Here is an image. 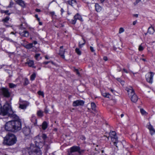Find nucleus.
I'll list each match as a JSON object with an SVG mask.
<instances>
[{
  "label": "nucleus",
  "instance_id": "f257e3e1",
  "mask_svg": "<svg viewBox=\"0 0 155 155\" xmlns=\"http://www.w3.org/2000/svg\"><path fill=\"white\" fill-rule=\"evenodd\" d=\"M0 115H8L10 117L15 119V120H13V132H16L21 129V123L18 120V117L15 114L12 110L11 106L8 103L5 104L3 108L1 107L0 108Z\"/></svg>",
  "mask_w": 155,
  "mask_h": 155
},
{
  "label": "nucleus",
  "instance_id": "f03ea898",
  "mask_svg": "<svg viewBox=\"0 0 155 155\" xmlns=\"http://www.w3.org/2000/svg\"><path fill=\"white\" fill-rule=\"evenodd\" d=\"M17 138L13 134H8L4 138L3 143L4 145L12 146L15 143Z\"/></svg>",
  "mask_w": 155,
  "mask_h": 155
},
{
  "label": "nucleus",
  "instance_id": "7ed1b4c3",
  "mask_svg": "<svg viewBox=\"0 0 155 155\" xmlns=\"http://www.w3.org/2000/svg\"><path fill=\"white\" fill-rule=\"evenodd\" d=\"M40 149L34 145H31L28 150L29 155H41L42 153Z\"/></svg>",
  "mask_w": 155,
  "mask_h": 155
},
{
  "label": "nucleus",
  "instance_id": "20e7f679",
  "mask_svg": "<svg viewBox=\"0 0 155 155\" xmlns=\"http://www.w3.org/2000/svg\"><path fill=\"white\" fill-rule=\"evenodd\" d=\"M109 137L110 138L114 145L117 147V145L118 140L116 132L114 131H111L109 133V136L108 137V139Z\"/></svg>",
  "mask_w": 155,
  "mask_h": 155
},
{
  "label": "nucleus",
  "instance_id": "39448f33",
  "mask_svg": "<svg viewBox=\"0 0 155 155\" xmlns=\"http://www.w3.org/2000/svg\"><path fill=\"white\" fill-rule=\"evenodd\" d=\"M44 142L42 140L41 138L39 135L35 137V143L36 147L39 148L42 147L44 145Z\"/></svg>",
  "mask_w": 155,
  "mask_h": 155
},
{
  "label": "nucleus",
  "instance_id": "423d86ee",
  "mask_svg": "<svg viewBox=\"0 0 155 155\" xmlns=\"http://www.w3.org/2000/svg\"><path fill=\"white\" fill-rule=\"evenodd\" d=\"M0 93L4 97H9L11 95V93L7 88H3L0 90Z\"/></svg>",
  "mask_w": 155,
  "mask_h": 155
},
{
  "label": "nucleus",
  "instance_id": "0eeeda50",
  "mask_svg": "<svg viewBox=\"0 0 155 155\" xmlns=\"http://www.w3.org/2000/svg\"><path fill=\"white\" fill-rule=\"evenodd\" d=\"M84 150H81L79 147L76 146H74L71 148L70 152L69 153V155H71V153L75 152H78L80 154L83 153Z\"/></svg>",
  "mask_w": 155,
  "mask_h": 155
},
{
  "label": "nucleus",
  "instance_id": "6e6552de",
  "mask_svg": "<svg viewBox=\"0 0 155 155\" xmlns=\"http://www.w3.org/2000/svg\"><path fill=\"white\" fill-rule=\"evenodd\" d=\"M154 75L153 72H150L146 75L147 81L150 84H152L153 81V78Z\"/></svg>",
  "mask_w": 155,
  "mask_h": 155
},
{
  "label": "nucleus",
  "instance_id": "1a4fd4ad",
  "mask_svg": "<svg viewBox=\"0 0 155 155\" xmlns=\"http://www.w3.org/2000/svg\"><path fill=\"white\" fill-rule=\"evenodd\" d=\"M13 120L8 121L6 123L5 125V129L6 130L8 131L13 132Z\"/></svg>",
  "mask_w": 155,
  "mask_h": 155
},
{
  "label": "nucleus",
  "instance_id": "9d476101",
  "mask_svg": "<svg viewBox=\"0 0 155 155\" xmlns=\"http://www.w3.org/2000/svg\"><path fill=\"white\" fill-rule=\"evenodd\" d=\"M125 90L127 91L128 95L129 97H130L132 94H134V91L133 87L131 86L126 87Z\"/></svg>",
  "mask_w": 155,
  "mask_h": 155
},
{
  "label": "nucleus",
  "instance_id": "9b49d317",
  "mask_svg": "<svg viewBox=\"0 0 155 155\" xmlns=\"http://www.w3.org/2000/svg\"><path fill=\"white\" fill-rule=\"evenodd\" d=\"M84 104V101L82 100H77L74 101L73 103V106H82Z\"/></svg>",
  "mask_w": 155,
  "mask_h": 155
},
{
  "label": "nucleus",
  "instance_id": "f8f14e48",
  "mask_svg": "<svg viewBox=\"0 0 155 155\" xmlns=\"http://www.w3.org/2000/svg\"><path fill=\"white\" fill-rule=\"evenodd\" d=\"M74 19L72 20V23L73 24H75L76 22V20L77 19H78L81 21H82V18L81 16L78 13H77L74 16Z\"/></svg>",
  "mask_w": 155,
  "mask_h": 155
},
{
  "label": "nucleus",
  "instance_id": "ddd939ff",
  "mask_svg": "<svg viewBox=\"0 0 155 155\" xmlns=\"http://www.w3.org/2000/svg\"><path fill=\"white\" fill-rule=\"evenodd\" d=\"M31 132V130L30 128L27 127H25L23 128V133L25 135L27 136L29 135Z\"/></svg>",
  "mask_w": 155,
  "mask_h": 155
},
{
  "label": "nucleus",
  "instance_id": "4468645a",
  "mask_svg": "<svg viewBox=\"0 0 155 155\" xmlns=\"http://www.w3.org/2000/svg\"><path fill=\"white\" fill-rule=\"evenodd\" d=\"M131 101L134 103L136 102L138 99V97L137 95L135 94V92L134 94H133L130 97Z\"/></svg>",
  "mask_w": 155,
  "mask_h": 155
},
{
  "label": "nucleus",
  "instance_id": "2eb2a0df",
  "mask_svg": "<svg viewBox=\"0 0 155 155\" xmlns=\"http://www.w3.org/2000/svg\"><path fill=\"white\" fill-rule=\"evenodd\" d=\"M67 3L71 5L72 6H74L77 5V2L75 0H70L67 1Z\"/></svg>",
  "mask_w": 155,
  "mask_h": 155
},
{
  "label": "nucleus",
  "instance_id": "dca6fc26",
  "mask_svg": "<svg viewBox=\"0 0 155 155\" xmlns=\"http://www.w3.org/2000/svg\"><path fill=\"white\" fill-rule=\"evenodd\" d=\"M148 128L150 130V133L151 135H153L155 133V130L153 127L150 124L148 126Z\"/></svg>",
  "mask_w": 155,
  "mask_h": 155
},
{
  "label": "nucleus",
  "instance_id": "f3484780",
  "mask_svg": "<svg viewBox=\"0 0 155 155\" xmlns=\"http://www.w3.org/2000/svg\"><path fill=\"white\" fill-rule=\"evenodd\" d=\"M20 35L22 37H27L29 35V33L28 31H24L22 32H20L19 33Z\"/></svg>",
  "mask_w": 155,
  "mask_h": 155
},
{
  "label": "nucleus",
  "instance_id": "a211bd4d",
  "mask_svg": "<svg viewBox=\"0 0 155 155\" xmlns=\"http://www.w3.org/2000/svg\"><path fill=\"white\" fill-rule=\"evenodd\" d=\"M65 52V50L60 49L59 50V54L61 56V57L63 59L65 58L64 53Z\"/></svg>",
  "mask_w": 155,
  "mask_h": 155
},
{
  "label": "nucleus",
  "instance_id": "6ab92c4d",
  "mask_svg": "<svg viewBox=\"0 0 155 155\" xmlns=\"http://www.w3.org/2000/svg\"><path fill=\"white\" fill-rule=\"evenodd\" d=\"M16 2L22 7H24L25 6L24 2L22 0H17Z\"/></svg>",
  "mask_w": 155,
  "mask_h": 155
},
{
  "label": "nucleus",
  "instance_id": "aec40b11",
  "mask_svg": "<svg viewBox=\"0 0 155 155\" xmlns=\"http://www.w3.org/2000/svg\"><path fill=\"white\" fill-rule=\"evenodd\" d=\"M154 32V28L152 27H149L147 33L150 34H153Z\"/></svg>",
  "mask_w": 155,
  "mask_h": 155
},
{
  "label": "nucleus",
  "instance_id": "412c9836",
  "mask_svg": "<svg viewBox=\"0 0 155 155\" xmlns=\"http://www.w3.org/2000/svg\"><path fill=\"white\" fill-rule=\"evenodd\" d=\"M95 9L97 12H100L102 10V8L97 4L95 5Z\"/></svg>",
  "mask_w": 155,
  "mask_h": 155
},
{
  "label": "nucleus",
  "instance_id": "4be33fe9",
  "mask_svg": "<svg viewBox=\"0 0 155 155\" xmlns=\"http://www.w3.org/2000/svg\"><path fill=\"white\" fill-rule=\"evenodd\" d=\"M102 95L105 97H107L110 99L111 98L110 95L108 93H102Z\"/></svg>",
  "mask_w": 155,
  "mask_h": 155
},
{
  "label": "nucleus",
  "instance_id": "5701e85b",
  "mask_svg": "<svg viewBox=\"0 0 155 155\" xmlns=\"http://www.w3.org/2000/svg\"><path fill=\"white\" fill-rule=\"evenodd\" d=\"M48 127V124L45 121H44L42 125V127L43 130H45Z\"/></svg>",
  "mask_w": 155,
  "mask_h": 155
},
{
  "label": "nucleus",
  "instance_id": "b1692460",
  "mask_svg": "<svg viewBox=\"0 0 155 155\" xmlns=\"http://www.w3.org/2000/svg\"><path fill=\"white\" fill-rule=\"evenodd\" d=\"M33 43H30L25 45L24 47L27 49H29L33 47Z\"/></svg>",
  "mask_w": 155,
  "mask_h": 155
},
{
  "label": "nucleus",
  "instance_id": "393cba45",
  "mask_svg": "<svg viewBox=\"0 0 155 155\" xmlns=\"http://www.w3.org/2000/svg\"><path fill=\"white\" fill-rule=\"evenodd\" d=\"M91 109L94 111H96V106L95 104L93 102L91 103Z\"/></svg>",
  "mask_w": 155,
  "mask_h": 155
},
{
  "label": "nucleus",
  "instance_id": "a878e982",
  "mask_svg": "<svg viewBox=\"0 0 155 155\" xmlns=\"http://www.w3.org/2000/svg\"><path fill=\"white\" fill-rule=\"evenodd\" d=\"M17 85V84H15L12 83H10L9 84V87L11 88L16 87Z\"/></svg>",
  "mask_w": 155,
  "mask_h": 155
},
{
  "label": "nucleus",
  "instance_id": "bb28decb",
  "mask_svg": "<svg viewBox=\"0 0 155 155\" xmlns=\"http://www.w3.org/2000/svg\"><path fill=\"white\" fill-rule=\"evenodd\" d=\"M43 112L40 110L37 112V114L38 116L40 117H42L43 116Z\"/></svg>",
  "mask_w": 155,
  "mask_h": 155
},
{
  "label": "nucleus",
  "instance_id": "cd10ccee",
  "mask_svg": "<svg viewBox=\"0 0 155 155\" xmlns=\"http://www.w3.org/2000/svg\"><path fill=\"white\" fill-rule=\"evenodd\" d=\"M28 65L29 67H32L34 65V61L32 60H29L28 62Z\"/></svg>",
  "mask_w": 155,
  "mask_h": 155
},
{
  "label": "nucleus",
  "instance_id": "c85d7f7f",
  "mask_svg": "<svg viewBox=\"0 0 155 155\" xmlns=\"http://www.w3.org/2000/svg\"><path fill=\"white\" fill-rule=\"evenodd\" d=\"M42 140L44 142L45 140L47 138V136L46 134H42V135L40 136Z\"/></svg>",
  "mask_w": 155,
  "mask_h": 155
},
{
  "label": "nucleus",
  "instance_id": "c756f323",
  "mask_svg": "<svg viewBox=\"0 0 155 155\" xmlns=\"http://www.w3.org/2000/svg\"><path fill=\"white\" fill-rule=\"evenodd\" d=\"M31 121L34 123L35 125H36L37 124V120L35 117L33 116L32 117V119H31Z\"/></svg>",
  "mask_w": 155,
  "mask_h": 155
},
{
  "label": "nucleus",
  "instance_id": "7c9ffc66",
  "mask_svg": "<svg viewBox=\"0 0 155 155\" xmlns=\"http://www.w3.org/2000/svg\"><path fill=\"white\" fill-rule=\"evenodd\" d=\"M140 112L142 115H146L147 113L142 108L140 109Z\"/></svg>",
  "mask_w": 155,
  "mask_h": 155
},
{
  "label": "nucleus",
  "instance_id": "2f4dec72",
  "mask_svg": "<svg viewBox=\"0 0 155 155\" xmlns=\"http://www.w3.org/2000/svg\"><path fill=\"white\" fill-rule=\"evenodd\" d=\"M82 39L84 41V43H81L80 42H79V46L80 48H81L82 47L83 45H84L85 43V39L83 38Z\"/></svg>",
  "mask_w": 155,
  "mask_h": 155
},
{
  "label": "nucleus",
  "instance_id": "473e14b6",
  "mask_svg": "<svg viewBox=\"0 0 155 155\" xmlns=\"http://www.w3.org/2000/svg\"><path fill=\"white\" fill-rule=\"evenodd\" d=\"M8 12H9V11L8 10L5 11V10H1L0 11V12H1V13H4L7 14H8V15H9L10 14V13H8Z\"/></svg>",
  "mask_w": 155,
  "mask_h": 155
},
{
  "label": "nucleus",
  "instance_id": "72a5a7b5",
  "mask_svg": "<svg viewBox=\"0 0 155 155\" xmlns=\"http://www.w3.org/2000/svg\"><path fill=\"white\" fill-rule=\"evenodd\" d=\"M75 52L79 55H80L81 54V51L79 49L77 48L75 49Z\"/></svg>",
  "mask_w": 155,
  "mask_h": 155
},
{
  "label": "nucleus",
  "instance_id": "f704fd0d",
  "mask_svg": "<svg viewBox=\"0 0 155 155\" xmlns=\"http://www.w3.org/2000/svg\"><path fill=\"white\" fill-rule=\"evenodd\" d=\"M36 77V74L35 73H33L31 76V81L34 80Z\"/></svg>",
  "mask_w": 155,
  "mask_h": 155
},
{
  "label": "nucleus",
  "instance_id": "c9c22d12",
  "mask_svg": "<svg viewBox=\"0 0 155 155\" xmlns=\"http://www.w3.org/2000/svg\"><path fill=\"white\" fill-rule=\"evenodd\" d=\"M27 105L26 104H20L19 107L22 109H25Z\"/></svg>",
  "mask_w": 155,
  "mask_h": 155
},
{
  "label": "nucleus",
  "instance_id": "e433bc0d",
  "mask_svg": "<svg viewBox=\"0 0 155 155\" xmlns=\"http://www.w3.org/2000/svg\"><path fill=\"white\" fill-rule=\"evenodd\" d=\"M9 19V18L8 17H7L5 18L2 19V21L4 22H7Z\"/></svg>",
  "mask_w": 155,
  "mask_h": 155
},
{
  "label": "nucleus",
  "instance_id": "4c0bfd02",
  "mask_svg": "<svg viewBox=\"0 0 155 155\" xmlns=\"http://www.w3.org/2000/svg\"><path fill=\"white\" fill-rule=\"evenodd\" d=\"M25 85H27L29 83V81L28 79L26 78L25 79Z\"/></svg>",
  "mask_w": 155,
  "mask_h": 155
},
{
  "label": "nucleus",
  "instance_id": "58836bf2",
  "mask_svg": "<svg viewBox=\"0 0 155 155\" xmlns=\"http://www.w3.org/2000/svg\"><path fill=\"white\" fill-rule=\"evenodd\" d=\"M144 48L141 45H140L139 46L138 50L139 51H142L143 50Z\"/></svg>",
  "mask_w": 155,
  "mask_h": 155
},
{
  "label": "nucleus",
  "instance_id": "ea45409f",
  "mask_svg": "<svg viewBox=\"0 0 155 155\" xmlns=\"http://www.w3.org/2000/svg\"><path fill=\"white\" fill-rule=\"evenodd\" d=\"M38 94L39 95H41L43 97H44V94L43 92L40 91H38Z\"/></svg>",
  "mask_w": 155,
  "mask_h": 155
},
{
  "label": "nucleus",
  "instance_id": "a19ab883",
  "mask_svg": "<svg viewBox=\"0 0 155 155\" xmlns=\"http://www.w3.org/2000/svg\"><path fill=\"white\" fill-rule=\"evenodd\" d=\"M14 5L13 2H12L11 1L10 3V4L8 6V8H11L12 7V6Z\"/></svg>",
  "mask_w": 155,
  "mask_h": 155
},
{
  "label": "nucleus",
  "instance_id": "79ce46f5",
  "mask_svg": "<svg viewBox=\"0 0 155 155\" xmlns=\"http://www.w3.org/2000/svg\"><path fill=\"white\" fill-rule=\"evenodd\" d=\"M124 31V30L123 28H120L119 29V33H121Z\"/></svg>",
  "mask_w": 155,
  "mask_h": 155
},
{
  "label": "nucleus",
  "instance_id": "37998d69",
  "mask_svg": "<svg viewBox=\"0 0 155 155\" xmlns=\"http://www.w3.org/2000/svg\"><path fill=\"white\" fill-rule=\"evenodd\" d=\"M40 54H35V57L36 59H38V57H39V56H40Z\"/></svg>",
  "mask_w": 155,
  "mask_h": 155
},
{
  "label": "nucleus",
  "instance_id": "c03bdc74",
  "mask_svg": "<svg viewBox=\"0 0 155 155\" xmlns=\"http://www.w3.org/2000/svg\"><path fill=\"white\" fill-rule=\"evenodd\" d=\"M141 0H136V2L134 3V5H136Z\"/></svg>",
  "mask_w": 155,
  "mask_h": 155
},
{
  "label": "nucleus",
  "instance_id": "a18cd8bd",
  "mask_svg": "<svg viewBox=\"0 0 155 155\" xmlns=\"http://www.w3.org/2000/svg\"><path fill=\"white\" fill-rule=\"evenodd\" d=\"M90 49L92 52H94V48L93 47L91 46L90 47Z\"/></svg>",
  "mask_w": 155,
  "mask_h": 155
},
{
  "label": "nucleus",
  "instance_id": "49530a36",
  "mask_svg": "<svg viewBox=\"0 0 155 155\" xmlns=\"http://www.w3.org/2000/svg\"><path fill=\"white\" fill-rule=\"evenodd\" d=\"M50 14L52 16L55 15V12H50Z\"/></svg>",
  "mask_w": 155,
  "mask_h": 155
},
{
  "label": "nucleus",
  "instance_id": "de8ad7c7",
  "mask_svg": "<svg viewBox=\"0 0 155 155\" xmlns=\"http://www.w3.org/2000/svg\"><path fill=\"white\" fill-rule=\"evenodd\" d=\"M75 71L76 72V74L77 75H80V73L78 69H75Z\"/></svg>",
  "mask_w": 155,
  "mask_h": 155
},
{
  "label": "nucleus",
  "instance_id": "09e8293b",
  "mask_svg": "<svg viewBox=\"0 0 155 155\" xmlns=\"http://www.w3.org/2000/svg\"><path fill=\"white\" fill-rule=\"evenodd\" d=\"M103 59L105 61H107V57L106 56H104L103 57Z\"/></svg>",
  "mask_w": 155,
  "mask_h": 155
},
{
  "label": "nucleus",
  "instance_id": "8fccbe9b",
  "mask_svg": "<svg viewBox=\"0 0 155 155\" xmlns=\"http://www.w3.org/2000/svg\"><path fill=\"white\" fill-rule=\"evenodd\" d=\"M35 11L37 12H41V10L40 9L37 8L35 9Z\"/></svg>",
  "mask_w": 155,
  "mask_h": 155
},
{
  "label": "nucleus",
  "instance_id": "3c124183",
  "mask_svg": "<svg viewBox=\"0 0 155 155\" xmlns=\"http://www.w3.org/2000/svg\"><path fill=\"white\" fill-rule=\"evenodd\" d=\"M45 112L46 114L48 113V110L46 109V108L45 110Z\"/></svg>",
  "mask_w": 155,
  "mask_h": 155
},
{
  "label": "nucleus",
  "instance_id": "603ef678",
  "mask_svg": "<svg viewBox=\"0 0 155 155\" xmlns=\"http://www.w3.org/2000/svg\"><path fill=\"white\" fill-rule=\"evenodd\" d=\"M81 139H82V140H84L85 139V137L84 136H82V137H81Z\"/></svg>",
  "mask_w": 155,
  "mask_h": 155
},
{
  "label": "nucleus",
  "instance_id": "864d4df0",
  "mask_svg": "<svg viewBox=\"0 0 155 155\" xmlns=\"http://www.w3.org/2000/svg\"><path fill=\"white\" fill-rule=\"evenodd\" d=\"M120 83L123 85H124V81H121L120 82Z\"/></svg>",
  "mask_w": 155,
  "mask_h": 155
},
{
  "label": "nucleus",
  "instance_id": "5fc2aeb1",
  "mask_svg": "<svg viewBox=\"0 0 155 155\" xmlns=\"http://www.w3.org/2000/svg\"><path fill=\"white\" fill-rule=\"evenodd\" d=\"M123 71L127 73H128V72H127V71L125 69H124V68L123 69Z\"/></svg>",
  "mask_w": 155,
  "mask_h": 155
},
{
  "label": "nucleus",
  "instance_id": "6e6d98bb",
  "mask_svg": "<svg viewBox=\"0 0 155 155\" xmlns=\"http://www.w3.org/2000/svg\"><path fill=\"white\" fill-rule=\"evenodd\" d=\"M136 22H137L136 21H134L133 22V25H135L136 24Z\"/></svg>",
  "mask_w": 155,
  "mask_h": 155
},
{
  "label": "nucleus",
  "instance_id": "4d7b16f0",
  "mask_svg": "<svg viewBox=\"0 0 155 155\" xmlns=\"http://www.w3.org/2000/svg\"><path fill=\"white\" fill-rule=\"evenodd\" d=\"M134 16L137 18L138 17V15L137 14H134Z\"/></svg>",
  "mask_w": 155,
  "mask_h": 155
},
{
  "label": "nucleus",
  "instance_id": "13d9d810",
  "mask_svg": "<svg viewBox=\"0 0 155 155\" xmlns=\"http://www.w3.org/2000/svg\"><path fill=\"white\" fill-rule=\"evenodd\" d=\"M117 80L120 82L121 81V80L120 78H117Z\"/></svg>",
  "mask_w": 155,
  "mask_h": 155
},
{
  "label": "nucleus",
  "instance_id": "bf43d9fd",
  "mask_svg": "<svg viewBox=\"0 0 155 155\" xmlns=\"http://www.w3.org/2000/svg\"><path fill=\"white\" fill-rule=\"evenodd\" d=\"M50 62L49 61H47V62H44V64H48Z\"/></svg>",
  "mask_w": 155,
  "mask_h": 155
},
{
  "label": "nucleus",
  "instance_id": "052dcab7",
  "mask_svg": "<svg viewBox=\"0 0 155 155\" xmlns=\"http://www.w3.org/2000/svg\"><path fill=\"white\" fill-rule=\"evenodd\" d=\"M33 43H34V44L35 45H36V44L37 43V41H34L33 42Z\"/></svg>",
  "mask_w": 155,
  "mask_h": 155
},
{
  "label": "nucleus",
  "instance_id": "680f3d73",
  "mask_svg": "<svg viewBox=\"0 0 155 155\" xmlns=\"http://www.w3.org/2000/svg\"><path fill=\"white\" fill-rule=\"evenodd\" d=\"M47 148V150H48V149L49 148H50V147L48 145H47V148Z\"/></svg>",
  "mask_w": 155,
  "mask_h": 155
},
{
  "label": "nucleus",
  "instance_id": "e2e57ef3",
  "mask_svg": "<svg viewBox=\"0 0 155 155\" xmlns=\"http://www.w3.org/2000/svg\"><path fill=\"white\" fill-rule=\"evenodd\" d=\"M141 59L143 61H146V60L145 59L142 58V59Z\"/></svg>",
  "mask_w": 155,
  "mask_h": 155
},
{
  "label": "nucleus",
  "instance_id": "0e129e2a",
  "mask_svg": "<svg viewBox=\"0 0 155 155\" xmlns=\"http://www.w3.org/2000/svg\"><path fill=\"white\" fill-rule=\"evenodd\" d=\"M35 17L37 18V19L38 18V15H35Z\"/></svg>",
  "mask_w": 155,
  "mask_h": 155
},
{
  "label": "nucleus",
  "instance_id": "69168bd1",
  "mask_svg": "<svg viewBox=\"0 0 155 155\" xmlns=\"http://www.w3.org/2000/svg\"><path fill=\"white\" fill-rule=\"evenodd\" d=\"M104 1V0H100V2L101 3H103Z\"/></svg>",
  "mask_w": 155,
  "mask_h": 155
},
{
  "label": "nucleus",
  "instance_id": "338daca9",
  "mask_svg": "<svg viewBox=\"0 0 155 155\" xmlns=\"http://www.w3.org/2000/svg\"><path fill=\"white\" fill-rule=\"evenodd\" d=\"M120 116L121 117H123L124 116V114H121Z\"/></svg>",
  "mask_w": 155,
  "mask_h": 155
},
{
  "label": "nucleus",
  "instance_id": "774afa93",
  "mask_svg": "<svg viewBox=\"0 0 155 155\" xmlns=\"http://www.w3.org/2000/svg\"><path fill=\"white\" fill-rule=\"evenodd\" d=\"M63 46H61L60 47V49H63Z\"/></svg>",
  "mask_w": 155,
  "mask_h": 155
}]
</instances>
